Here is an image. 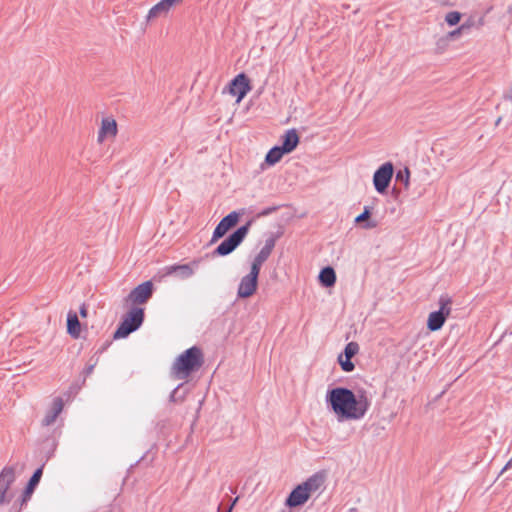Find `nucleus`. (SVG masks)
Here are the masks:
<instances>
[{
    "label": "nucleus",
    "mask_w": 512,
    "mask_h": 512,
    "mask_svg": "<svg viewBox=\"0 0 512 512\" xmlns=\"http://www.w3.org/2000/svg\"><path fill=\"white\" fill-rule=\"evenodd\" d=\"M464 28H465V27L462 25V26H461V27H459L458 29H456V30L452 31V32L450 33V35H451L452 37H455V36L459 35V34L461 33V31H462Z\"/></svg>",
    "instance_id": "72a5a7b5"
},
{
    "label": "nucleus",
    "mask_w": 512,
    "mask_h": 512,
    "mask_svg": "<svg viewBox=\"0 0 512 512\" xmlns=\"http://www.w3.org/2000/svg\"><path fill=\"white\" fill-rule=\"evenodd\" d=\"M171 8L172 7L165 3L164 0H161L149 10L147 20H152L161 16H165L167 15Z\"/></svg>",
    "instance_id": "4be33fe9"
},
{
    "label": "nucleus",
    "mask_w": 512,
    "mask_h": 512,
    "mask_svg": "<svg viewBox=\"0 0 512 512\" xmlns=\"http://www.w3.org/2000/svg\"><path fill=\"white\" fill-rule=\"evenodd\" d=\"M15 481V469L11 466L4 467L0 473V505L10 501L7 491Z\"/></svg>",
    "instance_id": "9d476101"
},
{
    "label": "nucleus",
    "mask_w": 512,
    "mask_h": 512,
    "mask_svg": "<svg viewBox=\"0 0 512 512\" xmlns=\"http://www.w3.org/2000/svg\"><path fill=\"white\" fill-rule=\"evenodd\" d=\"M409 176L410 172L409 169L406 167L403 170H399L396 174V181L402 182L404 186L407 188L409 185Z\"/></svg>",
    "instance_id": "a878e982"
},
{
    "label": "nucleus",
    "mask_w": 512,
    "mask_h": 512,
    "mask_svg": "<svg viewBox=\"0 0 512 512\" xmlns=\"http://www.w3.org/2000/svg\"><path fill=\"white\" fill-rule=\"evenodd\" d=\"M176 274L181 279H187L194 274L189 264L171 265L166 267V275Z\"/></svg>",
    "instance_id": "a211bd4d"
},
{
    "label": "nucleus",
    "mask_w": 512,
    "mask_h": 512,
    "mask_svg": "<svg viewBox=\"0 0 512 512\" xmlns=\"http://www.w3.org/2000/svg\"><path fill=\"white\" fill-rule=\"evenodd\" d=\"M117 134V123L114 119L104 118L101 128L98 132V141L103 142L107 135L115 136Z\"/></svg>",
    "instance_id": "f3484780"
},
{
    "label": "nucleus",
    "mask_w": 512,
    "mask_h": 512,
    "mask_svg": "<svg viewBox=\"0 0 512 512\" xmlns=\"http://www.w3.org/2000/svg\"><path fill=\"white\" fill-rule=\"evenodd\" d=\"M460 19H461V14L457 11H451V12L447 13L445 16V21L450 26H454V25L458 24Z\"/></svg>",
    "instance_id": "cd10ccee"
},
{
    "label": "nucleus",
    "mask_w": 512,
    "mask_h": 512,
    "mask_svg": "<svg viewBox=\"0 0 512 512\" xmlns=\"http://www.w3.org/2000/svg\"><path fill=\"white\" fill-rule=\"evenodd\" d=\"M63 406V400L59 397L55 398L52 402L51 408L47 411L45 417L42 420V425H52L56 421L59 414L62 412Z\"/></svg>",
    "instance_id": "4468645a"
},
{
    "label": "nucleus",
    "mask_w": 512,
    "mask_h": 512,
    "mask_svg": "<svg viewBox=\"0 0 512 512\" xmlns=\"http://www.w3.org/2000/svg\"><path fill=\"white\" fill-rule=\"evenodd\" d=\"M370 215H371L370 207L365 206L363 212L355 218V222L358 224L365 222L363 227L366 229L375 228L377 226V222L369 220Z\"/></svg>",
    "instance_id": "b1692460"
},
{
    "label": "nucleus",
    "mask_w": 512,
    "mask_h": 512,
    "mask_svg": "<svg viewBox=\"0 0 512 512\" xmlns=\"http://www.w3.org/2000/svg\"><path fill=\"white\" fill-rule=\"evenodd\" d=\"M299 143V136L295 129H290L282 136V145L280 146L283 151L288 154L291 153Z\"/></svg>",
    "instance_id": "2eb2a0df"
},
{
    "label": "nucleus",
    "mask_w": 512,
    "mask_h": 512,
    "mask_svg": "<svg viewBox=\"0 0 512 512\" xmlns=\"http://www.w3.org/2000/svg\"><path fill=\"white\" fill-rule=\"evenodd\" d=\"M326 474L324 472H317L310 476L306 481L301 483L303 489L306 490L311 497L313 494H320L325 488Z\"/></svg>",
    "instance_id": "9b49d317"
},
{
    "label": "nucleus",
    "mask_w": 512,
    "mask_h": 512,
    "mask_svg": "<svg viewBox=\"0 0 512 512\" xmlns=\"http://www.w3.org/2000/svg\"><path fill=\"white\" fill-rule=\"evenodd\" d=\"M79 313H80V316L81 317H87V314H88V310H87V307L85 304H82L80 309H79Z\"/></svg>",
    "instance_id": "2f4dec72"
},
{
    "label": "nucleus",
    "mask_w": 512,
    "mask_h": 512,
    "mask_svg": "<svg viewBox=\"0 0 512 512\" xmlns=\"http://www.w3.org/2000/svg\"><path fill=\"white\" fill-rule=\"evenodd\" d=\"M310 496L303 489L301 484L297 485L286 498L285 505L290 508L298 507L305 504Z\"/></svg>",
    "instance_id": "ddd939ff"
},
{
    "label": "nucleus",
    "mask_w": 512,
    "mask_h": 512,
    "mask_svg": "<svg viewBox=\"0 0 512 512\" xmlns=\"http://www.w3.org/2000/svg\"><path fill=\"white\" fill-rule=\"evenodd\" d=\"M276 244V237L270 235L266 240L264 246L261 248L259 253L255 256V260L264 263L271 255Z\"/></svg>",
    "instance_id": "aec40b11"
},
{
    "label": "nucleus",
    "mask_w": 512,
    "mask_h": 512,
    "mask_svg": "<svg viewBox=\"0 0 512 512\" xmlns=\"http://www.w3.org/2000/svg\"><path fill=\"white\" fill-rule=\"evenodd\" d=\"M286 154L280 146L272 147L265 156V163L272 166L278 163L283 155Z\"/></svg>",
    "instance_id": "5701e85b"
},
{
    "label": "nucleus",
    "mask_w": 512,
    "mask_h": 512,
    "mask_svg": "<svg viewBox=\"0 0 512 512\" xmlns=\"http://www.w3.org/2000/svg\"><path fill=\"white\" fill-rule=\"evenodd\" d=\"M237 500H238V498H235V499H234V501H233L232 505L229 507V509H228L226 512H231L232 507H233V505L236 503V501H237Z\"/></svg>",
    "instance_id": "c9c22d12"
},
{
    "label": "nucleus",
    "mask_w": 512,
    "mask_h": 512,
    "mask_svg": "<svg viewBox=\"0 0 512 512\" xmlns=\"http://www.w3.org/2000/svg\"><path fill=\"white\" fill-rule=\"evenodd\" d=\"M204 363L201 349L197 346L190 347L180 354L174 361L171 373L178 380L187 379L191 373L197 371Z\"/></svg>",
    "instance_id": "f03ea898"
},
{
    "label": "nucleus",
    "mask_w": 512,
    "mask_h": 512,
    "mask_svg": "<svg viewBox=\"0 0 512 512\" xmlns=\"http://www.w3.org/2000/svg\"><path fill=\"white\" fill-rule=\"evenodd\" d=\"M359 351V345L356 342H349L344 349L345 358H352Z\"/></svg>",
    "instance_id": "393cba45"
},
{
    "label": "nucleus",
    "mask_w": 512,
    "mask_h": 512,
    "mask_svg": "<svg viewBox=\"0 0 512 512\" xmlns=\"http://www.w3.org/2000/svg\"><path fill=\"white\" fill-rule=\"evenodd\" d=\"M81 324L75 312L69 311L67 314V332L68 334L77 339L80 336Z\"/></svg>",
    "instance_id": "6ab92c4d"
},
{
    "label": "nucleus",
    "mask_w": 512,
    "mask_h": 512,
    "mask_svg": "<svg viewBox=\"0 0 512 512\" xmlns=\"http://www.w3.org/2000/svg\"><path fill=\"white\" fill-rule=\"evenodd\" d=\"M257 285L258 279L249 275L243 276L238 286L237 296L239 298L251 297L256 292Z\"/></svg>",
    "instance_id": "f8f14e48"
},
{
    "label": "nucleus",
    "mask_w": 512,
    "mask_h": 512,
    "mask_svg": "<svg viewBox=\"0 0 512 512\" xmlns=\"http://www.w3.org/2000/svg\"><path fill=\"white\" fill-rule=\"evenodd\" d=\"M95 367V363L94 364H90L88 365L85 370H84V373L86 376L90 375L92 372H93V369Z\"/></svg>",
    "instance_id": "473e14b6"
},
{
    "label": "nucleus",
    "mask_w": 512,
    "mask_h": 512,
    "mask_svg": "<svg viewBox=\"0 0 512 512\" xmlns=\"http://www.w3.org/2000/svg\"><path fill=\"white\" fill-rule=\"evenodd\" d=\"M318 278L322 286L329 288L336 282V273L332 267L327 266L320 271Z\"/></svg>",
    "instance_id": "412c9836"
},
{
    "label": "nucleus",
    "mask_w": 512,
    "mask_h": 512,
    "mask_svg": "<svg viewBox=\"0 0 512 512\" xmlns=\"http://www.w3.org/2000/svg\"><path fill=\"white\" fill-rule=\"evenodd\" d=\"M250 222L237 228L224 241H222L213 254L218 256H226L232 253L245 239L249 232Z\"/></svg>",
    "instance_id": "20e7f679"
},
{
    "label": "nucleus",
    "mask_w": 512,
    "mask_h": 512,
    "mask_svg": "<svg viewBox=\"0 0 512 512\" xmlns=\"http://www.w3.org/2000/svg\"><path fill=\"white\" fill-rule=\"evenodd\" d=\"M326 402L338 420H360L371 406V400L365 390L361 389L354 393L345 387L328 390Z\"/></svg>",
    "instance_id": "f257e3e1"
},
{
    "label": "nucleus",
    "mask_w": 512,
    "mask_h": 512,
    "mask_svg": "<svg viewBox=\"0 0 512 512\" xmlns=\"http://www.w3.org/2000/svg\"><path fill=\"white\" fill-rule=\"evenodd\" d=\"M338 361H339V364H340L342 370L345 372H351L355 368V365L351 361V358H345V360H343L342 354L339 355Z\"/></svg>",
    "instance_id": "bb28decb"
},
{
    "label": "nucleus",
    "mask_w": 512,
    "mask_h": 512,
    "mask_svg": "<svg viewBox=\"0 0 512 512\" xmlns=\"http://www.w3.org/2000/svg\"><path fill=\"white\" fill-rule=\"evenodd\" d=\"M276 210H277L276 206L265 208L261 212L258 213V217L268 216V215L272 214L273 212H275Z\"/></svg>",
    "instance_id": "7c9ffc66"
},
{
    "label": "nucleus",
    "mask_w": 512,
    "mask_h": 512,
    "mask_svg": "<svg viewBox=\"0 0 512 512\" xmlns=\"http://www.w3.org/2000/svg\"><path fill=\"white\" fill-rule=\"evenodd\" d=\"M452 299L448 295H441L439 298V310L429 314L427 328L430 331H438L444 325L446 318L451 312Z\"/></svg>",
    "instance_id": "39448f33"
},
{
    "label": "nucleus",
    "mask_w": 512,
    "mask_h": 512,
    "mask_svg": "<svg viewBox=\"0 0 512 512\" xmlns=\"http://www.w3.org/2000/svg\"><path fill=\"white\" fill-rule=\"evenodd\" d=\"M169 6L173 7L174 5L182 2V0H164Z\"/></svg>",
    "instance_id": "f704fd0d"
},
{
    "label": "nucleus",
    "mask_w": 512,
    "mask_h": 512,
    "mask_svg": "<svg viewBox=\"0 0 512 512\" xmlns=\"http://www.w3.org/2000/svg\"><path fill=\"white\" fill-rule=\"evenodd\" d=\"M183 384L178 385L170 394V401L174 403L182 402L184 399V394H180V389Z\"/></svg>",
    "instance_id": "c85d7f7f"
},
{
    "label": "nucleus",
    "mask_w": 512,
    "mask_h": 512,
    "mask_svg": "<svg viewBox=\"0 0 512 512\" xmlns=\"http://www.w3.org/2000/svg\"><path fill=\"white\" fill-rule=\"evenodd\" d=\"M42 474H43V468L40 467L38 469H36L33 473V475L31 476V478L29 479L28 483H27V486L23 492V495H22V504L26 503L32 493L34 492L36 486L39 484L40 482V479L42 477Z\"/></svg>",
    "instance_id": "dca6fc26"
},
{
    "label": "nucleus",
    "mask_w": 512,
    "mask_h": 512,
    "mask_svg": "<svg viewBox=\"0 0 512 512\" xmlns=\"http://www.w3.org/2000/svg\"><path fill=\"white\" fill-rule=\"evenodd\" d=\"M262 265H263V263L254 259L251 264L250 272L247 275L253 276L254 278L258 279Z\"/></svg>",
    "instance_id": "c756f323"
},
{
    "label": "nucleus",
    "mask_w": 512,
    "mask_h": 512,
    "mask_svg": "<svg viewBox=\"0 0 512 512\" xmlns=\"http://www.w3.org/2000/svg\"><path fill=\"white\" fill-rule=\"evenodd\" d=\"M238 220L239 214L236 211H233L222 218L214 229L211 243H214L222 238L231 228H233L238 223Z\"/></svg>",
    "instance_id": "1a4fd4ad"
},
{
    "label": "nucleus",
    "mask_w": 512,
    "mask_h": 512,
    "mask_svg": "<svg viewBox=\"0 0 512 512\" xmlns=\"http://www.w3.org/2000/svg\"><path fill=\"white\" fill-rule=\"evenodd\" d=\"M153 290V283L145 281L130 291L126 297V302L136 306L145 304L152 297Z\"/></svg>",
    "instance_id": "0eeeda50"
},
{
    "label": "nucleus",
    "mask_w": 512,
    "mask_h": 512,
    "mask_svg": "<svg viewBox=\"0 0 512 512\" xmlns=\"http://www.w3.org/2000/svg\"><path fill=\"white\" fill-rule=\"evenodd\" d=\"M227 89L231 95L237 97V102H240L251 90V86L248 77L240 73L229 83Z\"/></svg>",
    "instance_id": "6e6552de"
},
{
    "label": "nucleus",
    "mask_w": 512,
    "mask_h": 512,
    "mask_svg": "<svg viewBox=\"0 0 512 512\" xmlns=\"http://www.w3.org/2000/svg\"><path fill=\"white\" fill-rule=\"evenodd\" d=\"M144 309L138 306L132 307L122 318L118 328L114 332V339L126 338L136 331L144 322Z\"/></svg>",
    "instance_id": "7ed1b4c3"
},
{
    "label": "nucleus",
    "mask_w": 512,
    "mask_h": 512,
    "mask_svg": "<svg viewBox=\"0 0 512 512\" xmlns=\"http://www.w3.org/2000/svg\"><path fill=\"white\" fill-rule=\"evenodd\" d=\"M394 167L391 162L381 165L374 173L373 184L378 193H384L393 177Z\"/></svg>",
    "instance_id": "423d86ee"
}]
</instances>
